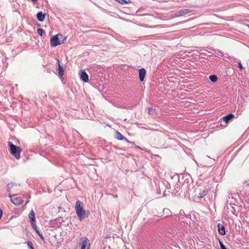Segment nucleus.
<instances>
[{
  "mask_svg": "<svg viewBox=\"0 0 249 249\" xmlns=\"http://www.w3.org/2000/svg\"><path fill=\"white\" fill-rule=\"evenodd\" d=\"M115 138L119 140H123L126 141L127 142H129V141L124 137L121 133L119 132H116V134L115 136Z\"/></svg>",
  "mask_w": 249,
  "mask_h": 249,
  "instance_id": "11",
  "label": "nucleus"
},
{
  "mask_svg": "<svg viewBox=\"0 0 249 249\" xmlns=\"http://www.w3.org/2000/svg\"><path fill=\"white\" fill-rule=\"evenodd\" d=\"M115 0L122 4H127V3H129L130 2V0Z\"/></svg>",
  "mask_w": 249,
  "mask_h": 249,
  "instance_id": "18",
  "label": "nucleus"
},
{
  "mask_svg": "<svg viewBox=\"0 0 249 249\" xmlns=\"http://www.w3.org/2000/svg\"><path fill=\"white\" fill-rule=\"evenodd\" d=\"M32 227L36 230H37V226L36 224V222H34L33 223H31Z\"/></svg>",
  "mask_w": 249,
  "mask_h": 249,
  "instance_id": "22",
  "label": "nucleus"
},
{
  "mask_svg": "<svg viewBox=\"0 0 249 249\" xmlns=\"http://www.w3.org/2000/svg\"><path fill=\"white\" fill-rule=\"evenodd\" d=\"M27 244L29 249H34L33 244L31 241H27Z\"/></svg>",
  "mask_w": 249,
  "mask_h": 249,
  "instance_id": "19",
  "label": "nucleus"
},
{
  "mask_svg": "<svg viewBox=\"0 0 249 249\" xmlns=\"http://www.w3.org/2000/svg\"><path fill=\"white\" fill-rule=\"evenodd\" d=\"M191 12V11L189 9H185L183 10H179L178 12H177L175 15L177 17L182 16L183 15H185V14Z\"/></svg>",
  "mask_w": 249,
  "mask_h": 249,
  "instance_id": "8",
  "label": "nucleus"
},
{
  "mask_svg": "<svg viewBox=\"0 0 249 249\" xmlns=\"http://www.w3.org/2000/svg\"><path fill=\"white\" fill-rule=\"evenodd\" d=\"M209 79L212 82H215L217 80V77L215 75H211L209 76Z\"/></svg>",
  "mask_w": 249,
  "mask_h": 249,
  "instance_id": "17",
  "label": "nucleus"
},
{
  "mask_svg": "<svg viewBox=\"0 0 249 249\" xmlns=\"http://www.w3.org/2000/svg\"><path fill=\"white\" fill-rule=\"evenodd\" d=\"M208 193V190L207 189H203L200 191V193L198 194V197L199 198H203Z\"/></svg>",
  "mask_w": 249,
  "mask_h": 249,
  "instance_id": "14",
  "label": "nucleus"
},
{
  "mask_svg": "<svg viewBox=\"0 0 249 249\" xmlns=\"http://www.w3.org/2000/svg\"><path fill=\"white\" fill-rule=\"evenodd\" d=\"M146 74V71L144 68H141L139 70V78L140 81H143Z\"/></svg>",
  "mask_w": 249,
  "mask_h": 249,
  "instance_id": "9",
  "label": "nucleus"
},
{
  "mask_svg": "<svg viewBox=\"0 0 249 249\" xmlns=\"http://www.w3.org/2000/svg\"><path fill=\"white\" fill-rule=\"evenodd\" d=\"M37 33L39 35L42 36L43 30L41 28H39L37 30Z\"/></svg>",
  "mask_w": 249,
  "mask_h": 249,
  "instance_id": "20",
  "label": "nucleus"
},
{
  "mask_svg": "<svg viewBox=\"0 0 249 249\" xmlns=\"http://www.w3.org/2000/svg\"><path fill=\"white\" fill-rule=\"evenodd\" d=\"M9 145L10 147V150L11 153L17 159L20 158V153L21 151L20 148L18 146H17L12 143L9 142Z\"/></svg>",
  "mask_w": 249,
  "mask_h": 249,
  "instance_id": "2",
  "label": "nucleus"
},
{
  "mask_svg": "<svg viewBox=\"0 0 249 249\" xmlns=\"http://www.w3.org/2000/svg\"><path fill=\"white\" fill-rule=\"evenodd\" d=\"M9 197L11 201L15 205H20L23 202V199L21 197H14V196H11Z\"/></svg>",
  "mask_w": 249,
  "mask_h": 249,
  "instance_id": "5",
  "label": "nucleus"
},
{
  "mask_svg": "<svg viewBox=\"0 0 249 249\" xmlns=\"http://www.w3.org/2000/svg\"><path fill=\"white\" fill-rule=\"evenodd\" d=\"M234 115L232 113H230L225 116H224L222 119L224 122L226 123H228L230 121L231 119L233 118Z\"/></svg>",
  "mask_w": 249,
  "mask_h": 249,
  "instance_id": "13",
  "label": "nucleus"
},
{
  "mask_svg": "<svg viewBox=\"0 0 249 249\" xmlns=\"http://www.w3.org/2000/svg\"><path fill=\"white\" fill-rule=\"evenodd\" d=\"M219 244H220L221 249H227L226 246L220 241H219Z\"/></svg>",
  "mask_w": 249,
  "mask_h": 249,
  "instance_id": "21",
  "label": "nucleus"
},
{
  "mask_svg": "<svg viewBox=\"0 0 249 249\" xmlns=\"http://www.w3.org/2000/svg\"><path fill=\"white\" fill-rule=\"evenodd\" d=\"M238 68L240 70H242L243 69V67L242 65L241 64V62L238 63Z\"/></svg>",
  "mask_w": 249,
  "mask_h": 249,
  "instance_id": "24",
  "label": "nucleus"
},
{
  "mask_svg": "<svg viewBox=\"0 0 249 249\" xmlns=\"http://www.w3.org/2000/svg\"><path fill=\"white\" fill-rule=\"evenodd\" d=\"M59 37H62L63 36L60 34H57L56 35L53 36L51 37L50 40V44L51 46L55 47L58 45L61 44L63 43L60 41Z\"/></svg>",
  "mask_w": 249,
  "mask_h": 249,
  "instance_id": "4",
  "label": "nucleus"
},
{
  "mask_svg": "<svg viewBox=\"0 0 249 249\" xmlns=\"http://www.w3.org/2000/svg\"><path fill=\"white\" fill-rule=\"evenodd\" d=\"M148 113L149 114H153V109L151 107H148Z\"/></svg>",
  "mask_w": 249,
  "mask_h": 249,
  "instance_id": "23",
  "label": "nucleus"
},
{
  "mask_svg": "<svg viewBox=\"0 0 249 249\" xmlns=\"http://www.w3.org/2000/svg\"><path fill=\"white\" fill-rule=\"evenodd\" d=\"M20 185L16 183H10L7 185V190L9 193V196L11 197L12 195L14 196L19 190Z\"/></svg>",
  "mask_w": 249,
  "mask_h": 249,
  "instance_id": "3",
  "label": "nucleus"
},
{
  "mask_svg": "<svg viewBox=\"0 0 249 249\" xmlns=\"http://www.w3.org/2000/svg\"><path fill=\"white\" fill-rule=\"evenodd\" d=\"M38 235L42 240H43V241L44 240V238L43 235L41 233L40 234H39Z\"/></svg>",
  "mask_w": 249,
  "mask_h": 249,
  "instance_id": "25",
  "label": "nucleus"
},
{
  "mask_svg": "<svg viewBox=\"0 0 249 249\" xmlns=\"http://www.w3.org/2000/svg\"><path fill=\"white\" fill-rule=\"evenodd\" d=\"M80 77L84 82L89 81V76L84 70H82L80 72Z\"/></svg>",
  "mask_w": 249,
  "mask_h": 249,
  "instance_id": "6",
  "label": "nucleus"
},
{
  "mask_svg": "<svg viewBox=\"0 0 249 249\" xmlns=\"http://www.w3.org/2000/svg\"><path fill=\"white\" fill-rule=\"evenodd\" d=\"M75 209L79 220L82 221L85 217V211L83 209L82 203L80 200L76 201Z\"/></svg>",
  "mask_w": 249,
  "mask_h": 249,
  "instance_id": "1",
  "label": "nucleus"
},
{
  "mask_svg": "<svg viewBox=\"0 0 249 249\" xmlns=\"http://www.w3.org/2000/svg\"><path fill=\"white\" fill-rule=\"evenodd\" d=\"M218 230L220 234L224 235L226 234L224 226L220 223L217 224Z\"/></svg>",
  "mask_w": 249,
  "mask_h": 249,
  "instance_id": "10",
  "label": "nucleus"
},
{
  "mask_svg": "<svg viewBox=\"0 0 249 249\" xmlns=\"http://www.w3.org/2000/svg\"><path fill=\"white\" fill-rule=\"evenodd\" d=\"M37 18L39 21H43L45 18V14L42 11H39L36 15Z\"/></svg>",
  "mask_w": 249,
  "mask_h": 249,
  "instance_id": "15",
  "label": "nucleus"
},
{
  "mask_svg": "<svg viewBox=\"0 0 249 249\" xmlns=\"http://www.w3.org/2000/svg\"><path fill=\"white\" fill-rule=\"evenodd\" d=\"M57 62L58 64V74L60 77H62L64 74V71L62 67L60 64V61L59 60H57Z\"/></svg>",
  "mask_w": 249,
  "mask_h": 249,
  "instance_id": "16",
  "label": "nucleus"
},
{
  "mask_svg": "<svg viewBox=\"0 0 249 249\" xmlns=\"http://www.w3.org/2000/svg\"><path fill=\"white\" fill-rule=\"evenodd\" d=\"M2 213H3V212H2V210L1 209H0V219H1L2 217Z\"/></svg>",
  "mask_w": 249,
  "mask_h": 249,
  "instance_id": "26",
  "label": "nucleus"
},
{
  "mask_svg": "<svg viewBox=\"0 0 249 249\" xmlns=\"http://www.w3.org/2000/svg\"><path fill=\"white\" fill-rule=\"evenodd\" d=\"M90 247L89 240L85 237L82 242L81 249H90Z\"/></svg>",
  "mask_w": 249,
  "mask_h": 249,
  "instance_id": "7",
  "label": "nucleus"
},
{
  "mask_svg": "<svg viewBox=\"0 0 249 249\" xmlns=\"http://www.w3.org/2000/svg\"><path fill=\"white\" fill-rule=\"evenodd\" d=\"M34 2H36L38 0H32Z\"/></svg>",
  "mask_w": 249,
  "mask_h": 249,
  "instance_id": "28",
  "label": "nucleus"
},
{
  "mask_svg": "<svg viewBox=\"0 0 249 249\" xmlns=\"http://www.w3.org/2000/svg\"><path fill=\"white\" fill-rule=\"evenodd\" d=\"M29 219L31 223L36 222L35 213L33 210L30 211L29 214Z\"/></svg>",
  "mask_w": 249,
  "mask_h": 249,
  "instance_id": "12",
  "label": "nucleus"
},
{
  "mask_svg": "<svg viewBox=\"0 0 249 249\" xmlns=\"http://www.w3.org/2000/svg\"><path fill=\"white\" fill-rule=\"evenodd\" d=\"M36 233L38 234V235H39V234L40 233L38 229L36 230Z\"/></svg>",
  "mask_w": 249,
  "mask_h": 249,
  "instance_id": "27",
  "label": "nucleus"
}]
</instances>
